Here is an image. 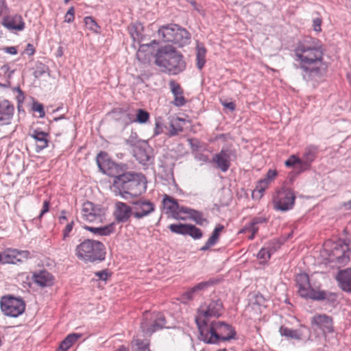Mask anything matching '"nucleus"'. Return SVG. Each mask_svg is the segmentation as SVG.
<instances>
[{
	"mask_svg": "<svg viewBox=\"0 0 351 351\" xmlns=\"http://www.w3.org/2000/svg\"><path fill=\"white\" fill-rule=\"evenodd\" d=\"M294 54L305 80H316L325 73L324 49L318 39L309 37L300 41L294 49Z\"/></svg>",
	"mask_w": 351,
	"mask_h": 351,
	"instance_id": "1",
	"label": "nucleus"
},
{
	"mask_svg": "<svg viewBox=\"0 0 351 351\" xmlns=\"http://www.w3.org/2000/svg\"><path fill=\"white\" fill-rule=\"evenodd\" d=\"M154 63L162 71L171 75H177L186 69V62L182 53L171 45L158 49L154 55Z\"/></svg>",
	"mask_w": 351,
	"mask_h": 351,
	"instance_id": "2",
	"label": "nucleus"
},
{
	"mask_svg": "<svg viewBox=\"0 0 351 351\" xmlns=\"http://www.w3.org/2000/svg\"><path fill=\"white\" fill-rule=\"evenodd\" d=\"M112 183L111 190L116 195H120L126 198L125 194L136 197L146 190V179L141 173L126 172L121 180Z\"/></svg>",
	"mask_w": 351,
	"mask_h": 351,
	"instance_id": "3",
	"label": "nucleus"
},
{
	"mask_svg": "<svg viewBox=\"0 0 351 351\" xmlns=\"http://www.w3.org/2000/svg\"><path fill=\"white\" fill-rule=\"evenodd\" d=\"M199 339L206 343H219L234 339L236 331L223 322H212L206 327H200Z\"/></svg>",
	"mask_w": 351,
	"mask_h": 351,
	"instance_id": "4",
	"label": "nucleus"
},
{
	"mask_svg": "<svg viewBox=\"0 0 351 351\" xmlns=\"http://www.w3.org/2000/svg\"><path fill=\"white\" fill-rule=\"evenodd\" d=\"M75 252L78 259L84 263H93L105 259L106 247L100 241L87 239L76 246Z\"/></svg>",
	"mask_w": 351,
	"mask_h": 351,
	"instance_id": "5",
	"label": "nucleus"
},
{
	"mask_svg": "<svg viewBox=\"0 0 351 351\" xmlns=\"http://www.w3.org/2000/svg\"><path fill=\"white\" fill-rule=\"evenodd\" d=\"M295 280L298 287V293L304 298H309L317 301L326 300L330 302L337 300V295L334 293L313 289L309 282L308 276L306 274H298Z\"/></svg>",
	"mask_w": 351,
	"mask_h": 351,
	"instance_id": "6",
	"label": "nucleus"
},
{
	"mask_svg": "<svg viewBox=\"0 0 351 351\" xmlns=\"http://www.w3.org/2000/svg\"><path fill=\"white\" fill-rule=\"evenodd\" d=\"M158 35L163 42L172 43L180 47L189 44L191 40L190 33L186 29L174 23L160 27Z\"/></svg>",
	"mask_w": 351,
	"mask_h": 351,
	"instance_id": "7",
	"label": "nucleus"
},
{
	"mask_svg": "<svg viewBox=\"0 0 351 351\" xmlns=\"http://www.w3.org/2000/svg\"><path fill=\"white\" fill-rule=\"evenodd\" d=\"M223 306L220 299L211 300L208 303L202 304L197 311L195 322L199 330L206 327L210 318H218L223 314Z\"/></svg>",
	"mask_w": 351,
	"mask_h": 351,
	"instance_id": "8",
	"label": "nucleus"
},
{
	"mask_svg": "<svg viewBox=\"0 0 351 351\" xmlns=\"http://www.w3.org/2000/svg\"><path fill=\"white\" fill-rule=\"evenodd\" d=\"M166 319L160 313L145 311L141 323L142 332L146 335H151L158 330L165 327Z\"/></svg>",
	"mask_w": 351,
	"mask_h": 351,
	"instance_id": "9",
	"label": "nucleus"
},
{
	"mask_svg": "<svg viewBox=\"0 0 351 351\" xmlns=\"http://www.w3.org/2000/svg\"><path fill=\"white\" fill-rule=\"evenodd\" d=\"M0 306L5 315L12 317H19L25 309L24 301L12 295L3 296L0 300Z\"/></svg>",
	"mask_w": 351,
	"mask_h": 351,
	"instance_id": "10",
	"label": "nucleus"
},
{
	"mask_svg": "<svg viewBox=\"0 0 351 351\" xmlns=\"http://www.w3.org/2000/svg\"><path fill=\"white\" fill-rule=\"evenodd\" d=\"M295 194L293 189L282 187L274 196V208L276 210L287 211L293 208L295 201Z\"/></svg>",
	"mask_w": 351,
	"mask_h": 351,
	"instance_id": "11",
	"label": "nucleus"
},
{
	"mask_svg": "<svg viewBox=\"0 0 351 351\" xmlns=\"http://www.w3.org/2000/svg\"><path fill=\"white\" fill-rule=\"evenodd\" d=\"M237 158V150L230 147H225L219 153L213 155L211 162L215 163L216 167L222 172H226L231 165V161H234Z\"/></svg>",
	"mask_w": 351,
	"mask_h": 351,
	"instance_id": "12",
	"label": "nucleus"
},
{
	"mask_svg": "<svg viewBox=\"0 0 351 351\" xmlns=\"http://www.w3.org/2000/svg\"><path fill=\"white\" fill-rule=\"evenodd\" d=\"M97 162L100 170L107 176L114 178L113 182L121 180L127 170V166L125 164H117L110 160L101 161L97 158Z\"/></svg>",
	"mask_w": 351,
	"mask_h": 351,
	"instance_id": "13",
	"label": "nucleus"
},
{
	"mask_svg": "<svg viewBox=\"0 0 351 351\" xmlns=\"http://www.w3.org/2000/svg\"><path fill=\"white\" fill-rule=\"evenodd\" d=\"M82 215L84 220L93 223H101L104 219V210L90 202H86L82 205Z\"/></svg>",
	"mask_w": 351,
	"mask_h": 351,
	"instance_id": "14",
	"label": "nucleus"
},
{
	"mask_svg": "<svg viewBox=\"0 0 351 351\" xmlns=\"http://www.w3.org/2000/svg\"><path fill=\"white\" fill-rule=\"evenodd\" d=\"M133 217L136 219H143L155 210V204L147 199H140L132 203Z\"/></svg>",
	"mask_w": 351,
	"mask_h": 351,
	"instance_id": "15",
	"label": "nucleus"
},
{
	"mask_svg": "<svg viewBox=\"0 0 351 351\" xmlns=\"http://www.w3.org/2000/svg\"><path fill=\"white\" fill-rule=\"evenodd\" d=\"M114 216L118 223H125L133 216L132 206L122 202H117L114 204Z\"/></svg>",
	"mask_w": 351,
	"mask_h": 351,
	"instance_id": "16",
	"label": "nucleus"
},
{
	"mask_svg": "<svg viewBox=\"0 0 351 351\" xmlns=\"http://www.w3.org/2000/svg\"><path fill=\"white\" fill-rule=\"evenodd\" d=\"M279 332L282 336L296 340H302L308 338L310 334L309 329L304 326H302L299 329L293 330L282 326L279 329Z\"/></svg>",
	"mask_w": 351,
	"mask_h": 351,
	"instance_id": "17",
	"label": "nucleus"
},
{
	"mask_svg": "<svg viewBox=\"0 0 351 351\" xmlns=\"http://www.w3.org/2000/svg\"><path fill=\"white\" fill-rule=\"evenodd\" d=\"M14 111V106L8 100H0V125L10 123Z\"/></svg>",
	"mask_w": 351,
	"mask_h": 351,
	"instance_id": "18",
	"label": "nucleus"
},
{
	"mask_svg": "<svg viewBox=\"0 0 351 351\" xmlns=\"http://www.w3.org/2000/svg\"><path fill=\"white\" fill-rule=\"evenodd\" d=\"M32 279L35 284L42 288L51 286L54 281L53 276L46 270L34 272Z\"/></svg>",
	"mask_w": 351,
	"mask_h": 351,
	"instance_id": "19",
	"label": "nucleus"
},
{
	"mask_svg": "<svg viewBox=\"0 0 351 351\" xmlns=\"http://www.w3.org/2000/svg\"><path fill=\"white\" fill-rule=\"evenodd\" d=\"M2 25L9 30L22 31L25 28V23L21 16L18 14L5 17Z\"/></svg>",
	"mask_w": 351,
	"mask_h": 351,
	"instance_id": "20",
	"label": "nucleus"
},
{
	"mask_svg": "<svg viewBox=\"0 0 351 351\" xmlns=\"http://www.w3.org/2000/svg\"><path fill=\"white\" fill-rule=\"evenodd\" d=\"M312 324L317 326L324 333L332 331V320L326 315H317L313 317Z\"/></svg>",
	"mask_w": 351,
	"mask_h": 351,
	"instance_id": "21",
	"label": "nucleus"
},
{
	"mask_svg": "<svg viewBox=\"0 0 351 351\" xmlns=\"http://www.w3.org/2000/svg\"><path fill=\"white\" fill-rule=\"evenodd\" d=\"M169 87L174 97L172 104L177 107L183 106L186 104V99L183 96V90L180 85L174 80H171Z\"/></svg>",
	"mask_w": 351,
	"mask_h": 351,
	"instance_id": "22",
	"label": "nucleus"
},
{
	"mask_svg": "<svg viewBox=\"0 0 351 351\" xmlns=\"http://www.w3.org/2000/svg\"><path fill=\"white\" fill-rule=\"evenodd\" d=\"M181 211L182 213L189 215L190 218L198 225L202 226L208 223L207 219L204 217V214L200 211L184 206L181 207Z\"/></svg>",
	"mask_w": 351,
	"mask_h": 351,
	"instance_id": "23",
	"label": "nucleus"
},
{
	"mask_svg": "<svg viewBox=\"0 0 351 351\" xmlns=\"http://www.w3.org/2000/svg\"><path fill=\"white\" fill-rule=\"evenodd\" d=\"M82 337L81 333H71L68 335L60 343L58 351H66L71 348Z\"/></svg>",
	"mask_w": 351,
	"mask_h": 351,
	"instance_id": "24",
	"label": "nucleus"
},
{
	"mask_svg": "<svg viewBox=\"0 0 351 351\" xmlns=\"http://www.w3.org/2000/svg\"><path fill=\"white\" fill-rule=\"evenodd\" d=\"M337 280L341 288L346 292L351 293V271L345 270L340 271Z\"/></svg>",
	"mask_w": 351,
	"mask_h": 351,
	"instance_id": "25",
	"label": "nucleus"
},
{
	"mask_svg": "<svg viewBox=\"0 0 351 351\" xmlns=\"http://www.w3.org/2000/svg\"><path fill=\"white\" fill-rule=\"evenodd\" d=\"M224 226L221 224H218L215 228L211 236L209 237L205 244L200 248L201 251H206L211 246H213L217 243L219 240L220 232L223 230Z\"/></svg>",
	"mask_w": 351,
	"mask_h": 351,
	"instance_id": "26",
	"label": "nucleus"
},
{
	"mask_svg": "<svg viewBox=\"0 0 351 351\" xmlns=\"http://www.w3.org/2000/svg\"><path fill=\"white\" fill-rule=\"evenodd\" d=\"M84 228L86 230L90 231L95 235L99 236H108L110 235L114 231V225L112 223L100 226V227H93L88 226H84Z\"/></svg>",
	"mask_w": 351,
	"mask_h": 351,
	"instance_id": "27",
	"label": "nucleus"
},
{
	"mask_svg": "<svg viewBox=\"0 0 351 351\" xmlns=\"http://www.w3.org/2000/svg\"><path fill=\"white\" fill-rule=\"evenodd\" d=\"M30 136L37 141L36 147L39 150H42L48 146L47 134L46 132L34 130Z\"/></svg>",
	"mask_w": 351,
	"mask_h": 351,
	"instance_id": "28",
	"label": "nucleus"
},
{
	"mask_svg": "<svg viewBox=\"0 0 351 351\" xmlns=\"http://www.w3.org/2000/svg\"><path fill=\"white\" fill-rule=\"evenodd\" d=\"M185 123V120L179 117L173 118L170 121L171 130L169 132V136H173L178 135L180 132L183 131V124Z\"/></svg>",
	"mask_w": 351,
	"mask_h": 351,
	"instance_id": "29",
	"label": "nucleus"
},
{
	"mask_svg": "<svg viewBox=\"0 0 351 351\" xmlns=\"http://www.w3.org/2000/svg\"><path fill=\"white\" fill-rule=\"evenodd\" d=\"M163 204L164 207L171 213L176 214L182 213L181 211L182 206H180L176 200L167 195H165V197L163 199Z\"/></svg>",
	"mask_w": 351,
	"mask_h": 351,
	"instance_id": "30",
	"label": "nucleus"
},
{
	"mask_svg": "<svg viewBox=\"0 0 351 351\" xmlns=\"http://www.w3.org/2000/svg\"><path fill=\"white\" fill-rule=\"evenodd\" d=\"M317 154V147L314 145H310L305 148L303 158L305 165L309 166L310 164L315 159Z\"/></svg>",
	"mask_w": 351,
	"mask_h": 351,
	"instance_id": "31",
	"label": "nucleus"
},
{
	"mask_svg": "<svg viewBox=\"0 0 351 351\" xmlns=\"http://www.w3.org/2000/svg\"><path fill=\"white\" fill-rule=\"evenodd\" d=\"M21 263V258H17V250L8 249L4 252L3 264H17Z\"/></svg>",
	"mask_w": 351,
	"mask_h": 351,
	"instance_id": "32",
	"label": "nucleus"
},
{
	"mask_svg": "<svg viewBox=\"0 0 351 351\" xmlns=\"http://www.w3.org/2000/svg\"><path fill=\"white\" fill-rule=\"evenodd\" d=\"M134 153L136 160H138V162L141 164L145 165L151 159L150 155L145 149L137 147L134 149Z\"/></svg>",
	"mask_w": 351,
	"mask_h": 351,
	"instance_id": "33",
	"label": "nucleus"
},
{
	"mask_svg": "<svg viewBox=\"0 0 351 351\" xmlns=\"http://www.w3.org/2000/svg\"><path fill=\"white\" fill-rule=\"evenodd\" d=\"M149 342L147 339H136L132 341V348L135 351H149Z\"/></svg>",
	"mask_w": 351,
	"mask_h": 351,
	"instance_id": "34",
	"label": "nucleus"
},
{
	"mask_svg": "<svg viewBox=\"0 0 351 351\" xmlns=\"http://www.w3.org/2000/svg\"><path fill=\"white\" fill-rule=\"evenodd\" d=\"M206 50L204 47L198 46L197 47V53H196V60H197V67L199 69H202L206 62Z\"/></svg>",
	"mask_w": 351,
	"mask_h": 351,
	"instance_id": "35",
	"label": "nucleus"
},
{
	"mask_svg": "<svg viewBox=\"0 0 351 351\" xmlns=\"http://www.w3.org/2000/svg\"><path fill=\"white\" fill-rule=\"evenodd\" d=\"M136 122L145 123L149 119V113L143 109H137L135 113Z\"/></svg>",
	"mask_w": 351,
	"mask_h": 351,
	"instance_id": "36",
	"label": "nucleus"
},
{
	"mask_svg": "<svg viewBox=\"0 0 351 351\" xmlns=\"http://www.w3.org/2000/svg\"><path fill=\"white\" fill-rule=\"evenodd\" d=\"M188 224L173 223L169 226V230L174 233L186 235Z\"/></svg>",
	"mask_w": 351,
	"mask_h": 351,
	"instance_id": "37",
	"label": "nucleus"
},
{
	"mask_svg": "<svg viewBox=\"0 0 351 351\" xmlns=\"http://www.w3.org/2000/svg\"><path fill=\"white\" fill-rule=\"evenodd\" d=\"M269 183L267 181L265 180L264 179H261L256 183V188L253 191V195H254L256 193H258L259 194L260 197L263 195V193L265 191V189L268 187Z\"/></svg>",
	"mask_w": 351,
	"mask_h": 351,
	"instance_id": "38",
	"label": "nucleus"
},
{
	"mask_svg": "<svg viewBox=\"0 0 351 351\" xmlns=\"http://www.w3.org/2000/svg\"><path fill=\"white\" fill-rule=\"evenodd\" d=\"M186 231V234L190 235L193 239H197L202 237V230L194 225L188 224Z\"/></svg>",
	"mask_w": 351,
	"mask_h": 351,
	"instance_id": "39",
	"label": "nucleus"
},
{
	"mask_svg": "<svg viewBox=\"0 0 351 351\" xmlns=\"http://www.w3.org/2000/svg\"><path fill=\"white\" fill-rule=\"evenodd\" d=\"M84 23L87 29L94 32H97L99 31V27L91 16L85 17Z\"/></svg>",
	"mask_w": 351,
	"mask_h": 351,
	"instance_id": "40",
	"label": "nucleus"
},
{
	"mask_svg": "<svg viewBox=\"0 0 351 351\" xmlns=\"http://www.w3.org/2000/svg\"><path fill=\"white\" fill-rule=\"evenodd\" d=\"M271 253V250L269 247H263L259 251L257 257L262 261V262H266L270 258Z\"/></svg>",
	"mask_w": 351,
	"mask_h": 351,
	"instance_id": "41",
	"label": "nucleus"
},
{
	"mask_svg": "<svg viewBox=\"0 0 351 351\" xmlns=\"http://www.w3.org/2000/svg\"><path fill=\"white\" fill-rule=\"evenodd\" d=\"M75 225V221L72 220L65 226V228L62 230V239L66 241L67 238L70 237V233L72 231L73 226Z\"/></svg>",
	"mask_w": 351,
	"mask_h": 351,
	"instance_id": "42",
	"label": "nucleus"
},
{
	"mask_svg": "<svg viewBox=\"0 0 351 351\" xmlns=\"http://www.w3.org/2000/svg\"><path fill=\"white\" fill-rule=\"evenodd\" d=\"M32 110L34 112H38L39 113L40 118L45 117V113L44 110V106L42 104L38 102H34L32 104Z\"/></svg>",
	"mask_w": 351,
	"mask_h": 351,
	"instance_id": "43",
	"label": "nucleus"
},
{
	"mask_svg": "<svg viewBox=\"0 0 351 351\" xmlns=\"http://www.w3.org/2000/svg\"><path fill=\"white\" fill-rule=\"evenodd\" d=\"M267 218L263 216L256 217L252 219L250 222V227L251 228H258L256 226L258 224L266 223L267 221Z\"/></svg>",
	"mask_w": 351,
	"mask_h": 351,
	"instance_id": "44",
	"label": "nucleus"
},
{
	"mask_svg": "<svg viewBox=\"0 0 351 351\" xmlns=\"http://www.w3.org/2000/svg\"><path fill=\"white\" fill-rule=\"evenodd\" d=\"M75 19V9L73 7H71L64 16V22L71 23Z\"/></svg>",
	"mask_w": 351,
	"mask_h": 351,
	"instance_id": "45",
	"label": "nucleus"
},
{
	"mask_svg": "<svg viewBox=\"0 0 351 351\" xmlns=\"http://www.w3.org/2000/svg\"><path fill=\"white\" fill-rule=\"evenodd\" d=\"M277 176V171L275 169H269L265 177L263 178L265 180L267 181L269 184L273 180L276 178Z\"/></svg>",
	"mask_w": 351,
	"mask_h": 351,
	"instance_id": "46",
	"label": "nucleus"
},
{
	"mask_svg": "<svg viewBox=\"0 0 351 351\" xmlns=\"http://www.w3.org/2000/svg\"><path fill=\"white\" fill-rule=\"evenodd\" d=\"M210 285H211V282L209 281L202 282L197 284L193 287L195 288V291H197L198 293L199 291L206 289Z\"/></svg>",
	"mask_w": 351,
	"mask_h": 351,
	"instance_id": "47",
	"label": "nucleus"
},
{
	"mask_svg": "<svg viewBox=\"0 0 351 351\" xmlns=\"http://www.w3.org/2000/svg\"><path fill=\"white\" fill-rule=\"evenodd\" d=\"M135 119H136L135 113H132V112H128L125 114L124 122H125V125H128L130 123L136 122Z\"/></svg>",
	"mask_w": 351,
	"mask_h": 351,
	"instance_id": "48",
	"label": "nucleus"
},
{
	"mask_svg": "<svg viewBox=\"0 0 351 351\" xmlns=\"http://www.w3.org/2000/svg\"><path fill=\"white\" fill-rule=\"evenodd\" d=\"M302 161L295 156H291L287 160L285 161V165L287 167H292L295 164H300Z\"/></svg>",
	"mask_w": 351,
	"mask_h": 351,
	"instance_id": "49",
	"label": "nucleus"
},
{
	"mask_svg": "<svg viewBox=\"0 0 351 351\" xmlns=\"http://www.w3.org/2000/svg\"><path fill=\"white\" fill-rule=\"evenodd\" d=\"M49 210V202L47 201V200H45L43 203V208L40 211V213L39 215V216L38 217L37 219H34V220L35 221H37V220H39L40 221L41 220V218L43 216L44 214H45L46 213H47Z\"/></svg>",
	"mask_w": 351,
	"mask_h": 351,
	"instance_id": "50",
	"label": "nucleus"
},
{
	"mask_svg": "<svg viewBox=\"0 0 351 351\" xmlns=\"http://www.w3.org/2000/svg\"><path fill=\"white\" fill-rule=\"evenodd\" d=\"M188 141L193 151H197L201 147L199 141L196 138H191L189 139Z\"/></svg>",
	"mask_w": 351,
	"mask_h": 351,
	"instance_id": "51",
	"label": "nucleus"
},
{
	"mask_svg": "<svg viewBox=\"0 0 351 351\" xmlns=\"http://www.w3.org/2000/svg\"><path fill=\"white\" fill-rule=\"evenodd\" d=\"M322 19L319 17L315 18L313 21V29L315 32H319L322 30L321 25H322Z\"/></svg>",
	"mask_w": 351,
	"mask_h": 351,
	"instance_id": "52",
	"label": "nucleus"
},
{
	"mask_svg": "<svg viewBox=\"0 0 351 351\" xmlns=\"http://www.w3.org/2000/svg\"><path fill=\"white\" fill-rule=\"evenodd\" d=\"M197 292L195 291V288L193 287L192 288L189 289L187 291H186L184 293H183V297L187 300H192L195 295L197 294Z\"/></svg>",
	"mask_w": 351,
	"mask_h": 351,
	"instance_id": "53",
	"label": "nucleus"
},
{
	"mask_svg": "<svg viewBox=\"0 0 351 351\" xmlns=\"http://www.w3.org/2000/svg\"><path fill=\"white\" fill-rule=\"evenodd\" d=\"M163 132V128L162 124L159 120L156 121L155 123V129H154V135L157 136L162 133Z\"/></svg>",
	"mask_w": 351,
	"mask_h": 351,
	"instance_id": "54",
	"label": "nucleus"
},
{
	"mask_svg": "<svg viewBox=\"0 0 351 351\" xmlns=\"http://www.w3.org/2000/svg\"><path fill=\"white\" fill-rule=\"evenodd\" d=\"M29 252L27 250H17V258H21L22 262L24 259H27L29 258Z\"/></svg>",
	"mask_w": 351,
	"mask_h": 351,
	"instance_id": "55",
	"label": "nucleus"
},
{
	"mask_svg": "<svg viewBox=\"0 0 351 351\" xmlns=\"http://www.w3.org/2000/svg\"><path fill=\"white\" fill-rule=\"evenodd\" d=\"M158 44H159V43H158V41H156V40H152V41L150 43H149V44H146V45H141L140 46V48H139L138 51V53H137V57H138V58H139L140 55H141V53L143 51H144V48H145V47H149V46H152V45H158Z\"/></svg>",
	"mask_w": 351,
	"mask_h": 351,
	"instance_id": "56",
	"label": "nucleus"
},
{
	"mask_svg": "<svg viewBox=\"0 0 351 351\" xmlns=\"http://www.w3.org/2000/svg\"><path fill=\"white\" fill-rule=\"evenodd\" d=\"M221 103L225 108L229 109L231 111H234L236 108V105L234 102H226L221 101Z\"/></svg>",
	"mask_w": 351,
	"mask_h": 351,
	"instance_id": "57",
	"label": "nucleus"
},
{
	"mask_svg": "<svg viewBox=\"0 0 351 351\" xmlns=\"http://www.w3.org/2000/svg\"><path fill=\"white\" fill-rule=\"evenodd\" d=\"M95 275L102 280H106L108 278V273L104 270L96 272Z\"/></svg>",
	"mask_w": 351,
	"mask_h": 351,
	"instance_id": "58",
	"label": "nucleus"
},
{
	"mask_svg": "<svg viewBox=\"0 0 351 351\" xmlns=\"http://www.w3.org/2000/svg\"><path fill=\"white\" fill-rule=\"evenodd\" d=\"M35 49L32 44H27L26 49H25V53L29 56H32L34 53Z\"/></svg>",
	"mask_w": 351,
	"mask_h": 351,
	"instance_id": "59",
	"label": "nucleus"
},
{
	"mask_svg": "<svg viewBox=\"0 0 351 351\" xmlns=\"http://www.w3.org/2000/svg\"><path fill=\"white\" fill-rule=\"evenodd\" d=\"M5 51L8 53L12 54V55H15V54L17 53V50H16V48L15 47H6L5 49Z\"/></svg>",
	"mask_w": 351,
	"mask_h": 351,
	"instance_id": "60",
	"label": "nucleus"
},
{
	"mask_svg": "<svg viewBox=\"0 0 351 351\" xmlns=\"http://www.w3.org/2000/svg\"><path fill=\"white\" fill-rule=\"evenodd\" d=\"M65 214H66V211L65 210H62L61 211V215L58 218L59 222L60 223H63L65 221L67 220V218H66Z\"/></svg>",
	"mask_w": 351,
	"mask_h": 351,
	"instance_id": "61",
	"label": "nucleus"
},
{
	"mask_svg": "<svg viewBox=\"0 0 351 351\" xmlns=\"http://www.w3.org/2000/svg\"><path fill=\"white\" fill-rule=\"evenodd\" d=\"M249 228H250V230L252 232L251 235L249 237V239L252 240L254 238L255 234L258 232V228H251V227H249Z\"/></svg>",
	"mask_w": 351,
	"mask_h": 351,
	"instance_id": "62",
	"label": "nucleus"
},
{
	"mask_svg": "<svg viewBox=\"0 0 351 351\" xmlns=\"http://www.w3.org/2000/svg\"><path fill=\"white\" fill-rule=\"evenodd\" d=\"M6 8L5 0H0V15L3 14Z\"/></svg>",
	"mask_w": 351,
	"mask_h": 351,
	"instance_id": "63",
	"label": "nucleus"
},
{
	"mask_svg": "<svg viewBox=\"0 0 351 351\" xmlns=\"http://www.w3.org/2000/svg\"><path fill=\"white\" fill-rule=\"evenodd\" d=\"M342 206L346 209V210H350L351 209V200L348 201V202H344L342 204Z\"/></svg>",
	"mask_w": 351,
	"mask_h": 351,
	"instance_id": "64",
	"label": "nucleus"
}]
</instances>
